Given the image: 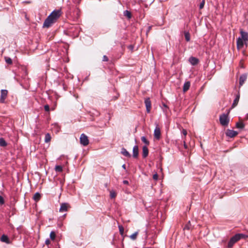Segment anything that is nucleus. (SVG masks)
<instances>
[{
	"instance_id": "20e7f679",
	"label": "nucleus",
	"mask_w": 248,
	"mask_h": 248,
	"mask_svg": "<svg viewBox=\"0 0 248 248\" xmlns=\"http://www.w3.org/2000/svg\"><path fill=\"white\" fill-rule=\"evenodd\" d=\"M80 143L83 146H87L89 144L88 137L84 134H82L80 137Z\"/></svg>"
},
{
	"instance_id": "a211bd4d",
	"label": "nucleus",
	"mask_w": 248,
	"mask_h": 248,
	"mask_svg": "<svg viewBox=\"0 0 248 248\" xmlns=\"http://www.w3.org/2000/svg\"><path fill=\"white\" fill-rule=\"evenodd\" d=\"M239 98H240V93H238L235 95V98L234 100H233V103L232 104V107L234 108L237 106V105L238 104V103L239 102Z\"/></svg>"
},
{
	"instance_id": "ea45409f",
	"label": "nucleus",
	"mask_w": 248,
	"mask_h": 248,
	"mask_svg": "<svg viewBox=\"0 0 248 248\" xmlns=\"http://www.w3.org/2000/svg\"><path fill=\"white\" fill-rule=\"evenodd\" d=\"M182 133L185 136H186V135H187V131L186 129H183Z\"/></svg>"
},
{
	"instance_id": "b1692460",
	"label": "nucleus",
	"mask_w": 248,
	"mask_h": 248,
	"mask_svg": "<svg viewBox=\"0 0 248 248\" xmlns=\"http://www.w3.org/2000/svg\"><path fill=\"white\" fill-rule=\"evenodd\" d=\"M51 140V136L49 133H46L45 137V141L46 143L49 142Z\"/></svg>"
},
{
	"instance_id": "39448f33",
	"label": "nucleus",
	"mask_w": 248,
	"mask_h": 248,
	"mask_svg": "<svg viewBox=\"0 0 248 248\" xmlns=\"http://www.w3.org/2000/svg\"><path fill=\"white\" fill-rule=\"evenodd\" d=\"M8 91L6 90H1L0 102L2 103H5V99L7 96Z\"/></svg>"
},
{
	"instance_id": "72a5a7b5",
	"label": "nucleus",
	"mask_w": 248,
	"mask_h": 248,
	"mask_svg": "<svg viewBox=\"0 0 248 248\" xmlns=\"http://www.w3.org/2000/svg\"><path fill=\"white\" fill-rule=\"evenodd\" d=\"M205 4V0H202V1L200 3L199 5L200 9H202L203 8Z\"/></svg>"
},
{
	"instance_id": "c756f323",
	"label": "nucleus",
	"mask_w": 248,
	"mask_h": 248,
	"mask_svg": "<svg viewBox=\"0 0 248 248\" xmlns=\"http://www.w3.org/2000/svg\"><path fill=\"white\" fill-rule=\"evenodd\" d=\"M118 227H119V232H120V234L122 236H123L124 233V227L122 225H119Z\"/></svg>"
},
{
	"instance_id": "bb28decb",
	"label": "nucleus",
	"mask_w": 248,
	"mask_h": 248,
	"mask_svg": "<svg viewBox=\"0 0 248 248\" xmlns=\"http://www.w3.org/2000/svg\"><path fill=\"white\" fill-rule=\"evenodd\" d=\"M141 141H142L143 142H144V143L146 144V145H145V146H147V145H149L150 142H149V141L147 140V139L146 138V137H144V136H142V137H141Z\"/></svg>"
},
{
	"instance_id": "7ed1b4c3",
	"label": "nucleus",
	"mask_w": 248,
	"mask_h": 248,
	"mask_svg": "<svg viewBox=\"0 0 248 248\" xmlns=\"http://www.w3.org/2000/svg\"><path fill=\"white\" fill-rule=\"evenodd\" d=\"M229 118L228 117V114L223 113L219 116V122L222 126H227L229 123Z\"/></svg>"
},
{
	"instance_id": "cd10ccee",
	"label": "nucleus",
	"mask_w": 248,
	"mask_h": 248,
	"mask_svg": "<svg viewBox=\"0 0 248 248\" xmlns=\"http://www.w3.org/2000/svg\"><path fill=\"white\" fill-rule=\"evenodd\" d=\"M55 170L56 172H61L62 171V167L60 165L55 166Z\"/></svg>"
},
{
	"instance_id": "2f4dec72",
	"label": "nucleus",
	"mask_w": 248,
	"mask_h": 248,
	"mask_svg": "<svg viewBox=\"0 0 248 248\" xmlns=\"http://www.w3.org/2000/svg\"><path fill=\"white\" fill-rule=\"evenodd\" d=\"M56 237V234L54 231H52L50 233V238L52 240H54Z\"/></svg>"
},
{
	"instance_id": "79ce46f5",
	"label": "nucleus",
	"mask_w": 248,
	"mask_h": 248,
	"mask_svg": "<svg viewBox=\"0 0 248 248\" xmlns=\"http://www.w3.org/2000/svg\"><path fill=\"white\" fill-rule=\"evenodd\" d=\"M123 182V184H125V185H128L129 183L128 181L127 180H124Z\"/></svg>"
},
{
	"instance_id": "e433bc0d",
	"label": "nucleus",
	"mask_w": 248,
	"mask_h": 248,
	"mask_svg": "<svg viewBox=\"0 0 248 248\" xmlns=\"http://www.w3.org/2000/svg\"><path fill=\"white\" fill-rule=\"evenodd\" d=\"M4 203V200L3 198L0 195V204H3Z\"/></svg>"
},
{
	"instance_id": "aec40b11",
	"label": "nucleus",
	"mask_w": 248,
	"mask_h": 248,
	"mask_svg": "<svg viewBox=\"0 0 248 248\" xmlns=\"http://www.w3.org/2000/svg\"><path fill=\"white\" fill-rule=\"evenodd\" d=\"M41 198V195L39 193L36 192L34 194L33 199L36 202L38 201Z\"/></svg>"
},
{
	"instance_id": "c85d7f7f",
	"label": "nucleus",
	"mask_w": 248,
	"mask_h": 248,
	"mask_svg": "<svg viewBox=\"0 0 248 248\" xmlns=\"http://www.w3.org/2000/svg\"><path fill=\"white\" fill-rule=\"evenodd\" d=\"M116 196V193L115 191L112 190L110 191V197L111 199H114Z\"/></svg>"
},
{
	"instance_id": "6ab92c4d",
	"label": "nucleus",
	"mask_w": 248,
	"mask_h": 248,
	"mask_svg": "<svg viewBox=\"0 0 248 248\" xmlns=\"http://www.w3.org/2000/svg\"><path fill=\"white\" fill-rule=\"evenodd\" d=\"M121 153L126 157H130L131 156L130 154L124 148H122Z\"/></svg>"
},
{
	"instance_id": "2eb2a0df",
	"label": "nucleus",
	"mask_w": 248,
	"mask_h": 248,
	"mask_svg": "<svg viewBox=\"0 0 248 248\" xmlns=\"http://www.w3.org/2000/svg\"><path fill=\"white\" fill-rule=\"evenodd\" d=\"M0 241L6 244H10V241L7 235L3 234L0 237Z\"/></svg>"
},
{
	"instance_id": "f8f14e48",
	"label": "nucleus",
	"mask_w": 248,
	"mask_h": 248,
	"mask_svg": "<svg viewBox=\"0 0 248 248\" xmlns=\"http://www.w3.org/2000/svg\"><path fill=\"white\" fill-rule=\"evenodd\" d=\"M139 155V147L138 145H135L133 148V157L135 158H138Z\"/></svg>"
},
{
	"instance_id": "a878e982",
	"label": "nucleus",
	"mask_w": 248,
	"mask_h": 248,
	"mask_svg": "<svg viewBox=\"0 0 248 248\" xmlns=\"http://www.w3.org/2000/svg\"><path fill=\"white\" fill-rule=\"evenodd\" d=\"M244 126L245 125L242 122H238L236 124V127L238 128L242 129Z\"/></svg>"
},
{
	"instance_id": "7c9ffc66",
	"label": "nucleus",
	"mask_w": 248,
	"mask_h": 248,
	"mask_svg": "<svg viewBox=\"0 0 248 248\" xmlns=\"http://www.w3.org/2000/svg\"><path fill=\"white\" fill-rule=\"evenodd\" d=\"M5 60L6 63H7L8 64H12L13 61H12V60L10 58L6 57H5Z\"/></svg>"
},
{
	"instance_id": "473e14b6",
	"label": "nucleus",
	"mask_w": 248,
	"mask_h": 248,
	"mask_svg": "<svg viewBox=\"0 0 248 248\" xmlns=\"http://www.w3.org/2000/svg\"><path fill=\"white\" fill-rule=\"evenodd\" d=\"M190 225H190V221H189V222H188V223H187V224L185 225V226L184 227V230H190Z\"/></svg>"
},
{
	"instance_id": "9b49d317",
	"label": "nucleus",
	"mask_w": 248,
	"mask_h": 248,
	"mask_svg": "<svg viewBox=\"0 0 248 248\" xmlns=\"http://www.w3.org/2000/svg\"><path fill=\"white\" fill-rule=\"evenodd\" d=\"M189 62L192 65H196L199 62V60L194 57H190L189 58Z\"/></svg>"
},
{
	"instance_id": "6e6552de",
	"label": "nucleus",
	"mask_w": 248,
	"mask_h": 248,
	"mask_svg": "<svg viewBox=\"0 0 248 248\" xmlns=\"http://www.w3.org/2000/svg\"><path fill=\"white\" fill-rule=\"evenodd\" d=\"M154 134L155 138L156 140H159L160 138V129L157 124L155 129Z\"/></svg>"
},
{
	"instance_id": "9d476101",
	"label": "nucleus",
	"mask_w": 248,
	"mask_h": 248,
	"mask_svg": "<svg viewBox=\"0 0 248 248\" xmlns=\"http://www.w3.org/2000/svg\"><path fill=\"white\" fill-rule=\"evenodd\" d=\"M247 78V74H243L239 78V86H241L243 85L245 81Z\"/></svg>"
},
{
	"instance_id": "f257e3e1",
	"label": "nucleus",
	"mask_w": 248,
	"mask_h": 248,
	"mask_svg": "<svg viewBox=\"0 0 248 248\" xmlns=\"http://www.w3.org/2000/svg\"><path fill=\"white\" fill-rule=\"evenodd\" d=\"M62 14V12L61 9L55 10L52 11L45 19L43 26V28H48L51 27L57 21Z\"/></svg>"
},
{
	"instance_id": "58836bf2",
	"label": "nucleus",
	"mask_w": 248,
	"mask_h": 248,
	"mask_svg": "<svg viewBox=\"0 0 248 248\" xmlns=\"http://www.w3.org/2000/svg\"><path fill=\"white\" fill-rule=\"evenodd\" d=\"M50 243V241L49 239H46L45 241V244L48 245Z\"/></svg>"
},
{
	"instance_id": "a19ab883",
	"label": "nucleus",
	"mask_w": 248,
	"mask_h": 248,
	"mask_svg": "<svg viewBox=\"0 0 248 248\" xmlns=\"http://www.w3.org/2000/svg\"><path fill=\"white\" fill-rule=\"evenodd\" d=\"M162 105L166 109H164V111H167V109L168 108V106L165 104V103H163L162 104Z\"/></svg>"
},
{
	"instance_id": "ddd939ff",
	"label": "nucleus",
	"mask_w": 248,
	"mask_h": 248,
	"mask_svg": "<svg viewBox=\"0 0 248 248\" xmlns=\"http://www.w3.org/2000/svg\"><path fill=\"white\" fill-rule=\"evenodd\" d=\"M244 40L240 37H239L237 39L236 43H237V47L238 49L241 48L244 46Z\"/></svg>"
},
{
	"instance_id": "1a4fd4ad",
	"label": "nucleus",
	"mask_w": 248,
	"mask_h": 248,
	"mask_svg": "<svg viewBox=\"0 0 248 248\" xmlns=\"http://www.w3.org/2000/svg\"><path fill=\"white\" fill-rule=\"evenodd\" d=\"M241 38L245 42V44L247 45L246 42L248 41V33L247 32L243 31L242 30L240 31Z\"/></svg>"
},
{
	"instance_id": "f704fd0d",
	"label": "nucleus",
	"mask_w": 248,
	"mask_h": 248,
	"mask_svg": "<svg viewBox=\"0 0 248 248\" xmlns=\"http://www.w3.org/2000/svg\"><path fill=\"white\" fill-rule=\"evenodd\" d=\"M44 109H45V110L46 112H49V110H50V108H49V106L48 105H46L44 106Z\"/></svg>"
},
{
	"instance_id": "412c9836",
	"label": "nucleus",
	"mask_w": 248,
	"mask_h": 248,
	"mask_svg": "<svg viewBox=\"0 0 248 248\" xmlns=\"http://www.w3.org/2000/svg\"><path fill=\"white\" fill-rule=\"evenodd\" d=\"M124 15L127 17L128 19H130L132 17L131 12L128 10H125L124 12Z\"/></svg>"
},
{
	"instance_id": "c9c22d12",
	"label": "nucleus",
	"mask_w": 248,
	"mask_h": 248,
	"mask_svg": "<svg viewBox=\"0 0 248 248\" xmlns=\"http://www.w3.org/2000/svg\"><path fill=\"white\" fill-rule=\"evenodd\" d=\"M102 61L103 62H108V58L106 55H104L103 57Z\"/></svg>"
},
{
	"instance_id": "37998d69",
	"label": "nucleus",
	"mask_w": 248,
	"mask_h": 248,
	"mask_svg": "<svg viewBox=\"0 0 248 248\" xmlns=\"http://www.w3.org/2000/svg\"><path fill=\"white\" fill-rule=\"evenodd\" d=\"M125 167H126V166L125 164H124L122 166V168L124 169H125Z\"/></svg>"
},
{
	"instance_id": "4be33fe9",
	"label": "nucleus",
	"mask_w": 248,
	"mask_h": 248,
	"mask_svg": "<svg viewBox=\"0 0 248 248\" xmlns=\"http://www.w3.org/2000/svg\"><path fill=\"white\" fill-rule=\"evenodd\" d=\"M7 142H6L5 140L2 138H0V146L1 147H5L7 146Z\"/></svg>"
},
{
	"instance_id": "a18cd8bd",
	"label": "nucleus",
	"mask_w": 248,
	"mask_h": 248,
	"mask_svg": "<svg viewBox=\"0 0 248 248\" xmlns=\"http://www.w3.org/2000/svg\"><path fill=\"white\" fill-rule=\"evenodd\" d=\"M151 26L149 27L148 31L151 29Z\"/></svg>"
},
{
	"instance_id": "dca6fc26",
	"label": "nucleus",
	"mask_w": 248,
	"mask_h": 248,
	"mask_svg": "<svg viewBox=\"0 0 248 248\" xmlns=\"http://www.w3.org/2000/svg\"><path fill=\"white\" fill-rule=\"evenodd\" d=\"M149 154V150L146 146H144L142 147V157L143 158H146Z\"/></svg>"
},
{
	"instance_id": "f3484780",
	"label": "nucleus",
	"mask_w": 248,
	"mask_h": 248,
	"mask_svg": "<svg viewBox=\"0 0 248 248\" xmlns=\"http://www.w3.org/2000/svg\"><path fill=\"white\" fill-rule=\"evenodd\" d=\"M190 86V81H188L185 82L184 84V86H183V92L184 93H185L186 91H187L189 90Z\"/></svg>"
},
{
	"instance_id": "4c0bfd02",
	"label": "nucleus",
	"mask_w": 248,
	"mask_h": 248,
	"mask_svg": "<svg viewBox=\"0 0 248 248\" xmlns=\"http://www.w3.org/2000/svg\"><path fill=\"white\" fill-rule=\"evenodd\" d=\"M158 174H157V173H155V174H154L153 175V178L155 180H157L158 179Z\"/></svg>"
},
{
	"instance_id": "5701e85b",
	"label": "nucleus",
	"mask_w": 248,
	"mask_h": 248,
	"mask_svg": "<svg viewBox=\"0 0 248 248\" xmlns=\"http://www.w3.org/2000/svg\"><path fill=\"white\" fill-rule=\"evenodd\" d=\"M184 35H185V37L186 40L187 42H189L190 40V33H189V32L185 31L184 32Z\"/></svg>"
},
{
	"instance_id": "c03bdc74",
	"label": "nucleus",
	"mask_w": 248,
	"mask_h": 248,
	"mask_svg": "<svg viewBox=\"0 0 248 248\" xmlns=\"http://www.w3.org/2000/svg\"><path fill=\"white\" fill-rule=\"evenodd\" d=\"M184 146L185 148H187V146L185 144H184Z\"/></svg>"
},
{
	"instance_id": "4468645a",
	"label": "nucleus",
	"mask_w": 248,
	"mask_h": 248,
	"mask_svg": "<svg viewBox=\"0 0 248 248\" xmlns=\"http://www.w3.org/2000/svg\"><path fill=\"white\" fill-rule=\"evenodd\" d=\"M68 206V204L67 203H62L61 205V207L60 208V212H63L67 211V208Z\"/></svg>"
},
{
	"instance_id": "423d86ee",
	"label": "nucleus",
	"mask_w": 248,
	"mask_h": 248,
	"mask_svg": "<svg viewBox=\"0 0 248 248\" xmlns=\"http://www.w3.org/2000/svg\"><path fill=\"white\" fill-rule=\"evenodd\" d=\"M225 134L227 137L232 138L237 135L238 133L237 131L228 129L226 130Z\"/></svg>"
},
{
	"instance_id": "f03ea898",
	"label": "nucleus",
	"mask_w": 248,
	"mask_h": 248,
	"mask_svg": "<svg viewBox=\"0 0 248 248\" xmlns=\"http://www.w3.org/2000/svg\"><path fill=\"white\" fill-rule=\"evenodd\" d=\"M246 235L242 233H237L233 236L230 240L228 244V248H232L233 245L242 238H245Z\"/></svg>"
},
{
	"instance_id": "0eeeda50",
	"label": "nucleus",
	"mask_w": 248,
	"mask_h": 248,
	"mask_svg": "<svg viewBox=\"0 0 248 248\" xmlns=\"http://www.w3.org/2000/svg\"><path fill=\"white\" fill-rule=\"evenodd\" d=\"M144 103L146 106V111L147 113H149L150 112L151 109V102L150 101V98H147L145 99Z\"/></svg>"
},
{
	"instance_id": "393cba45",
	"label": "nucleus",
	"mask_w": 248,
	"mask_h": 248,
	"mask_svg": "<svg viewBox=\"0 0 248 248\" xmlns=\"http://www.w3.org/2000/svg\"><path fill=\"white\" fill-rule=\"evenodd\" d=\"M139 234V231L135 232L133 234H131L129 237L133 240H135L137 239L138 234Z\"/></svg>"
}]
</instances>
